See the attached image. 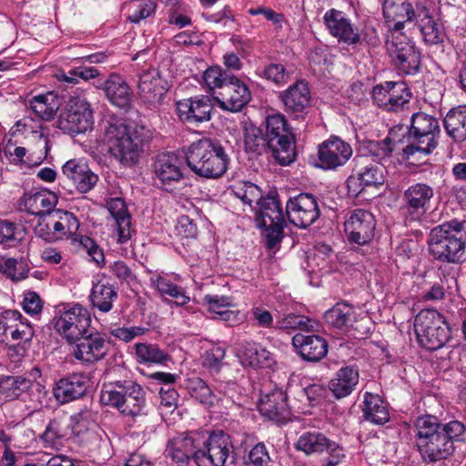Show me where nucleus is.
I'll use <instances>...</instances> for the list:
<instances>
[{"label": "nucleus", "instance_id": "1", "mask_svg": "<svg viewBox=\"0 0 466 466\" xmlns=\"http://www.w3.org/2000/svg\"><path fill=\"white\" fill-rule=\"evenodd\" d=\"M464 425L452 420L442 424L435 416L418 417L414 423L415 443L425 461L434 462L448 459L454 452V442L461 440Z\"/></svg>", "mask_w": 466, "mask_h": 466}, {"label": "nucleus", "instance_id": "2", "mask_svg": "<svg viewBox=\"0 0 466 466\" xmlns=\"http://www.w3.org/2000/svg\"><path fill=\"white\" fill-rule=\"evenodd\" d=\"M148 130L138 125H128L124 121L107 123L105 127V142L111 156L125 167L137 165L149 136Z\"/></svg>", "mask_w": 466, "mask_h": 466}, {"label": "nucleus", "instance_id": "3", "mask_svg": "<svg viewBox=\"0 0 466 466\" xmlns=\"http://www.w3.org/2000/svg\"><path fill=\"white\" fill-rule=\"evenodd\" d=\"M204 81L220 108L230 112L240 111L251 98L248 86L219 66H211L203 75Z\"/></svg>", "mask_w": 466, "mask_h": 466}, {"label": "nucleus", "instance_id": "4", "mask_svg": "<svg viewBox=\"0 0 466 466\" xmlns=\"http://www.w3.org/2000/svg\"><path fill=\"white\" fill-rule=\"evenodd\" d=\"M186 161L199 177L218 178L228 170L229 157L218 140L204 137L188 147Z\"/></svg>", "mask_w": 466, "mask_h": 466}, {"label": "nucleus", "instance_id": "5", "mask_svg": "<svg viewBox=\"0 0 466 466\" xmlns=\"http://www.w3.org/2000/svg\"><path fill=\"white\" fill-rule=\"evenodd\" d=\"M462 228V222L456 219L433 228L428 238L430 254L435 259L442 262H461L464 257L466 247Z\"/></svg>", "mask_w": 466, "mask_h": 466}, {"label": "nucleus", "instance_id": "6", "mask_svg": "<svg viewBox=\"0 0 466 466\" xmlns=\"http://www.w3.org/2000/svg\"><path fill=\"white\" fill-rule=\"evenodd\" d=\"M101 400L126 417L135 419L145 414L146 391L134 380H118L109 384L102 390Z\"/></svg>", "mask_w": 466, "mask_h": 466}, {"label": "nucleus", "instance_id": "7", "mask_svg": "<svg viewBox=\"0 0 466 466\" xmlns=\"http://www.w3.org/2000/svg\"><path fill=\"white\" fill-rule=\"evenodd\" d=\"M265 135L268 154L278 164L288 166L296 160V138L284 115L277 113L267 116Z\"/></svg>", "mask_w": 466, "mask_h": 466}, {"label": "nucleus", "instance_id": "8", "mask_svg": "<svg viewBox=\"0 0 466 466\" xmlns=\"http://www.w3.org/2000/svg\"><path fill=\"white\" fill-rule=\"evenodd\" d=\"M414 330L419 343L428 350L441 349L451 337L444 317L432 309H425L418 313L414 320Z\"/></svg>", "mask_w": 466, "mask_h": 466}, {"label": "nucleus", "instance_id": "9", "mask_svg": "<svg viewBox=\"0 0 466 466\" xmlns=\"http://www.w3.org/2000/svg\"><path fill=\"white\" fill-rule=\"evenodd\" d=\"M440 133V125L436 117L424 112L411 116L409 128L410 143L403 148V154L409 158L416 153L430 154L436 147V136Z\"/></svg>", "mask_w": 466, "mask_h": 466}, {"label": "nucleus", "instance_id": "10", "mask_svg": "<svg viewBox=\"0 0 466 466\" xmlns=\"http://www.w3.org/2000/svg\"><path fill=\"white\" fill-rule=\"evenodd\" d=\"M53 321L56 332L74 344L79 336L88 333L91 317L87 309L76 303L57 308Z\"/></svg>", "mask_w": 466, "mask_h": 466}, {"label": "nucleus", "instance_id": "11", "mask_svg": "<svg viewBox=\"0 0 466 466\" xmlns=\"http://www.w3.org/2000/svg\"><path fill=\"white\" fill-rule=\"evenodd\" d=\"M386 168L380 162L361 155L354 158L352 174L346 183L348 194L358 197L366 187H378L385 182Z\"/></svg>", "mask_w": 466, "mask_h": 466}, {"label": "nucleus", "instance_id": "12", "mask_svg": "<svg viewBox=\"0 0 466 466\" xmlns=\"http://www.w3.org/2000/svg\"><path fill=\"white\" fill-rule=\"evenodd\" d=\"M256 221L258 228H264L268 248H274L284 236V216L279 201L274 196H267L258 203Z\"/></svg>", "mask_w": 466, "mask_h": 466}, {"label": "nucleus", "instance_id": "13", "mask_svg": "<svg viewBox=\"0 0 466 466\" xmlns=\"http://www.w3.org/2000/svg\"><path fill=\"white\" fill-rule=\"evenodd\" d=\"M388 35L387 50L395 67L403 75H415L420 68V52L401 32Z\"/></svg>", "mask_w": 466, "mask_h": 466}, {"label": "nucleus", "instance_id": "14", "mask_svg": "<svg viewBox=\"0 0 466 466\" xmlns=\"http://www.w3.org/2000/svg\"><path fill=\"white\" fill-rule=\"evenodd\" d=\"M94 124L93 111L87 101L80 97H71L66 106L61 111L57 127L71 135L85 133L92 129Z\"/></svg>", "mask_w": 466, "mask_h": 466}, {"label": "nucleus", "instance_id": "15", "mask_svg": "<svg viewBox=\"0 0 466 466\" xmlns=\"http://www.w3.org/2000/svg\"><path fill=\"white\" fill-rule=\"evenodd\" d=\"M434 195V188L424 182L412 184L404 191L402 210L407 226L422 219L431 208Z\"/></svg>", "mask_w": 466, "mask_h": 466}, {"label": "nucleus", "instance_id": "16", "mask_svg": "<svg viewBox=\"0 0 466 466\" xmlns=\"http://www.w3.org/2000/svg\"><path fill=\"white\" fill-rule=\"evenodd\" d=\"M202 441L198 456V466H225L230 453L233 452L231 438L223 431L213 432L208 437L202 433Z\"/></svg>", "mask_w": 466, "mask_h": 466}, {"label": "nucleus", "instance_id": "17", "mask_svg": "<svg viewBox=\"0 0 466 466\" xmlns=\"http://www.w3.org/2000/svg\"><path fill=\"white\" fill-rule=\"evenodd\" d=\"M286 215L291 224L306 228L319 218L320 210L313 195L301 193L287 202Z\"/></svg>", "mask_w": 466, "mask_h": 466}, {"label": "nucleus", "instance_id": "18", "mask_svg": "<svg viewBox=\"0 0 466 466\" xmlns=\"http://www.w3.org/2000/svg\"><path fill=\"white\" fill-rule=\"evenodd\" d=\"M203 444L202 433L197 431L182 433L169 441L166 450L167 456L178 466L188 465L190 460L197 464V455L198 456Z\"/></svg>", "mask_w": 466, "mask_h": 466}, {"label": "nucleus", "instance_id": "19", "mask_svg": "<svg viewBox=\"0 0 466 466\" xmlns=\"http://www.w3.org/2000/svg\"><path fill=\"white\" fill-rule=\"evenodd\" d=\"M375 228V217L362 208L353 210L344 222V231L349 241L358 245L370 243L374 238Z\"/></svg>", "mask_w": 466, "mask_h": 466}, {"label": "nucleus", "instance_id": "20", "mask_svg": "<svg viewBox=\"0 0 466 466\" xmlns=\"http://www.w3.org/2000/svg\"><path fill=\"white\" fill-rule=\"evenodd\" d=\"M212 110L211 99L204 95L177 102V111L179 119L190 126L198 127L201 123L209 121Z\"/></svg>", "mask_w": 466, "mask_h": 466}, {"label": "nucleus", "instance_id": "21", "mask_svg": "<svg viewBox=\"0 0 466 466\" xmlns=\"http://www.w3.org/2000/svg\"><path fill=\"white\" fill-rule=\"evenodd\" d=\"M285 112L296 119H304L309 108L310 91L304 81H297L279 94Z\"/></svg>", "mask_w": 466, "mask_h": 466}, {"label": "nucleus", "instance_id": "22", "mask_svg": "<svg viewBox=\"0 0 466 466\" xmlns=\"http://www.w3.org/2000/svg\"><path fill=\"white\" fill-rule=\"evenodd\" d=\"M319 167L324 169H334L343 166L352 156L350 144L334 137L319 146Z\"/></svg>", "mask_w": 466, "mask_h": 466}, {"label": "nucleus", "instance_id": "23", "mask_svg": "<svg viewBox=\"0 0 466 466\" xmlns=\"http://www.w3.org/2000/svg\"><path fill=\"white\" fill-rule=\"evenodd\" d=\"M73 349L74 357L83 362L94 363L102 360L107 352V344L98 332L81 335Z\"/></svg>", "mask_w": 466, "mask_h": 466}, {"label": "nucleus", "instance_id": "24", "mask_svg": "<svg viewBox=\"0 0 466 466\" xmlns=\"http://www.w3.org/2000/svg\"><path fill=\"white\" fill-rule=\"evenodd\" d=\"M61 219L64 220V226L66 236H72L71 242L77 251H85L98 265L105 261L103 250L89 237L75 235L79 228L77 218L71 212H62Z\"/></svg>", "mask_w": 466, "mask_h": 466}, {"label": "nucleus", "instance_id": "25", "mask_svg": "<svg viewBox=\"0 0 466 466\" xmlns=\"http://www.w3.org/2000/svg\"><path fill=\"white\" fill-rule=\"evenodd\" d=\"M383 16L387 23H393L389 35L401 32L406 23L414 22L417 18L415 7L403 0H384L382 5Z\"/></svg>", "mask_w": 466, "mask_h": 466}, {"label": "nucleus", "instance_id": "26", "mask_svg": "<svg viewBox=\"0 0 466 466\" xmlns=\"http://www.w3.org/2000/svg\"><path fill=\"white\" fill-rule=\"evenodd\" d=\"M137 87L141 100L149 107L159 106L167 92L164 81L156 69H151L140 75Z\"/></svg>", "mask_w": 466, "mask_h": 466}, {"label": "nucleus", "instance_id": "27", "mask_svg": "<svg viewBox=\"0 0 466 466\" xmlns=\"http://www.w3.org/2000/svg\"><path fill=\"white\" fill-rule=\"evenodd\" d=\"M90 386L88 376L83 373H75L60 379L54 390L55 398L60 403H67L84 396Z\"/></svg>", "mask_w": 466, "mask_h": 466}, {"label": "nucleus", "instance_id": "28", "mask_svg": "<svg viewBox=\"0 0 466 466\" xmlns=\"http://www.w3.org/2000/svg\"><path fill=\"white\" fill-rule=\"evenodd\" d=\"M258 410L270 420L285 423L289 417L286 393L280 389H276L262 396L258 402Z\"/></svg>", "mask_w": 466, "mask_h": 466}, {"label": "nucleus", "instance_id": "29", "mask_svg": "<svg viewBox=\"0 0 466 466\" xmlns=\"http://www.w3.org/2000/svg\"><path fill=\"white\" fill-rule=\"evenodd\" d=\"M323 20L329 33L339 41L350 45L357 44L360 41L358 30L343 12L332 8L325 13Z\"/></svg>", "mask_w": 466, "mask_h": 466}, {"label": "nucleus", "instance_id": "30", "mask_svg": "<svg viewBox=\"0 0 466 466\" xmlns=\"http://www.w3.org/2000/svg\"><path fill=\"white\" fill-rule=\"evenodd\" d=\"M417 12L414 23L419 27L424 42L428 45L442 43L445 38L444 28L432 17L431 10L425 5L417 3Z\"/></svg>", "mask_w": 466, "mask_h": 466}, {"label": "nucleus", "instance_id": "31", "mask_svg": "<svg viewBox=\"0 0 466 466\" xmlns=\"http://www.w3.org/2000/svg\"><path fill=\"white\" fill-rule=\"evenodd\" d=\"M236 355L243 366L253 369L270 367L273 363L271 353L251 340L239 341L237 344Z\"/></svg>", "mask_w": 466, "mask_h": 466}, {"label": "nucleus", "instance_id": "32", "mask_svg": "<svg viewBox=\"0 0 466 466\" xmlns=\"http://www.w3.org/2000/svg\"><path fill=\"white\" fill-rule=\"evenodd\" d=\"M62 171L81 193L89 192L98 181V176L86 163L76 159L68 160L63 166Z\"/></svg>", "mask_w": 466, "mask_h": 466}, {"label": "nucleus", "instance_id": "33", "mask_svg": "<svg viewBox=\"0 0 466 466\" xmlns=\"http://www.w3.org/2000/svg\"><path fill=\"white\" fill-rule=\"evenodd\" d=\"M292 344L297 352L308 361H319L328 353V342L319 335L298 333L292 338Z\"/></svg>", "mask_w": 466, "mask_h": 466}, {"label": "nucleus", "instance_id": "34", "mask_svg": "<svg viewBox=\"0 0 466 466\" xmlns=\"http://www.w3.org/2000/svg\"><path fill=\"white\" fill-rule=\"evenodd\" d=\"M103 90L108 101L115 106L126 111L130 108L132 92L121 76L111 74L104 82Z\"/></svg>", "mask_w": 466, "mask_h": 466}, {"label": "nucleus", "instance_id": "35", "mask_svg": "<svg viewBox=\"0 0 466 466\" xmlns=\"http://www.w3.org/2000/svg\"><path fill=\"white\" fill-rule=\"evenodd\" d=\"M360 373L355 366L340 368L329 382V389L336 399L350 395L359 383Z\"/></svg>", "mask_w": 466, "mask_h": 466}, {"label": "nucleus", "instance_id": "36", "mask_svg": "<svg viewBox=\"0 0 466 466\" xmlns=\"http://www.w3.org/2000/svg\"><path fill=\"white\" fill-rule=\"evenodd\" d=\"M107 209L114 218L117 227V243H127L132 237L131 216L125 201L120 198L107 201Z\"/></svg>", "mask_w": 466, "mask_h": 466}, {"label": "nucleus", "instance_id": "37", "mask_svg": "<svg viewBox=\"0 0 466 466\" xmlns=\"http://www.w3.org/2000/svg\"><path fill=\"white\" fill-rule=\"evenodd\" d=\"M182 162L175 154L162 153L155 162V174L162 184L177 182L182 178Z\"/></svg>", "mask_w": 466, "mask_h": 466}, {"label": "nucleus", "instance_id": "38", "mask_svg": "<svg viewBox=\"0 0 466 466\" xmlns=\"http://www.w3.org/2000/svg\"><path fill=\"white\" fill-rule=\"evenodd\" d=\"M361 411L365 420L376 425H383L390 420L388 406L378 394L364 393Z\"/></svg>", "mask_w": 466, "mask_h": 466}, {"label": "nucleus", "instance_id": "39", "mask_svg": "<svg viewBox=\"0 0 466 466\" xmlns=\"http://www.w3.org/2000/svg\"><path fill=\"white\" fill-rule=\"evenodd\" d=\"M70 424L65 416H56L49 420L40 438L45 447L58 449L68 438Z\"/></svg>", "mask_w": 466, "mask_h": 466}, {"label": "nucleus", "instance_id": "40", "mask_svg": "<svg viewBox=\"0 0 466 466\" xmlns=\"http://www.w3.org/2000/svg\"><path fill=\"white\" fill-rule=\"evenodd\" d=\"M446 133L456 142L466 140V106L449 110L443 119Z\"/></svg>", "mask_w": 466, "mask_h": 466}, {"label": "nucleus", "instance_id": "41", "mask_svg": "<svg viewBox=\"0 0 466 466\" xmlns=\"http://www.w3.org/2000/svg\"><path fill=\"white\" fill-rule=\"evenodd\" d=\"M333 441L319 431H307L301 434L294 446L306 455H318L326 451Z\"/></svg>", "mask_w": 466, "mask_h": 466}, {"label": "nucleus", "instance_id": "42", "mask_svg": "<svg viewBox=\"0 0 466 466\" xmlns=\"http://www.w3.org/2000/svg\"><path fill=\"white\" fill-rule=\"evenodd\" d=\"M56 197L46 192H36L35 194H25L24 205L26 211L32 215L43 218L47 214H54L56 206Z\"/></svg>", "mask_w": 466, "mask_h": 466}, {"label": "nucleus", "instance_id": "43", "mask_svg": "<svg viewBox=\"0 0 466 466\" xmlns=\"http://www.w3.org/2000/svg\"><path fill=\"white\" fill-rule=\"evenodd\" d=\"M324 317L330 326L339 329H348L356 320V312L352 306L341 302L326 311Z\"/></svg>", "mask_w": 466, "mask_h": 466}, {"label": "nucleus", "instance_id": "44", "mask_svg": "<svg viewBox=\"0 0 466 466\" xmlns=\"http://www.w3.org/2000/svg\"><path fill=\"white\" fill-rule=\"evenodd\" d=\"M117 299L116 289L110 284L98 282L93 286L90 300L94 308L101 312L112 309L113 302Z\"/></svg>", "mask_w": 466, "mask_h": 466}, {"label": "nucleus", "instance_id": "45", "mask_svg": "<svg viewBox=\"0 0 466 466\" xmlns=\"http://www.w3.org/2000/svg\"><path fill=\"white\" fill-rule=\"evenodd\" d=\"M29 105L35 116L44 120L52 119L59 107L56 96L51 92L33 96Z\"/></svg>", "mask_w": 466, "mask_h": 466}, {"label": "nucleus", "instance_id": "46", "mask_svg": "<svg viewBox=\"0 0 466 466\" xmlns=\"http://www.w3.org/2000/svg\"><path fill=\"white\" fill-rule=\"evenodd\" d=\"M151 285L162 295H167L175 299L177 306L186 305L189 301V297L186 296L183 289L171 282L166 277L159 274L150 278Z\"/></svg>", "mask_w": 466, "mask_h": 466}, {"label": "nucleus", "instance_id": "47", "mask_svg": "<svg viewBox=\"0 0 466 466\" xmlns=\"http://www.w3.org/2000/svg\"><path fill=\"white\" fill-rule=\"evenodd\" d=\"M2 327L4 335L7 337L10 330V336L14 340L23 339L25 329L28 325L23 321V316L18 310L7 309L2 312Z\"/></svg>", "mask_w": 466, "mask_h": 466}, {"label": "nucleus", "instance_id": "48", "mask_svg": "<svg viewBox=\"0 0 466 466\" xmlns=\"http://www.w3.org/2000/svg\"><path fill=\"white\" fill-rule=\"evenodd\" d=\"M244 147L248 153L255 155L268 153L265 132L252 125L247 127L244 133Z\"/></svg>", "mask_w": 466, "mask_h": 466}, {"label": "nucleus", "instance_id": "49", "mask_svg": "<svg viewBox=\"0 0 466 466\" xmlns=\"http://www.w3.org/2000/svg\"><path fill=\"white\" fill-rule=\"evenodd\" d=\"M30 387V381L22 377L2 378V400L8 402L19 399Z\"/></svg>", "mask_w": 466, "mask_h": 466}, {"label": "nucleus", "instance_id": "50", "mask_svg": "<svg viewBox=\"0 0 466 466\" xmlns=\"http://www.w3.org/2000/svg\"><path fill=\"white\" fill-rule=\"evenodd\" d=\"M191 396L201 404L211 407L218 400L209 386L200 378H195L188 382Z\"/></svg>", "mask_w": 466, "mask_h": 466}, {"label": "nucleus", "instance_id": "51", "mask_svg": "<svg viewBox=\"0 0 466 466\" xmlns=\"http://www.w3.org/2000/svg\"><path fill=\"white\" fill-rule=\"evenodd\" d=\"M276 328L280 329L313 330L312 320L304 315L289 313L279 316Z\"/></svg>", "mask_w": 466, "mask_h": 466}, {"label": "nucleus", "instance_id": "52", "mask_svg": "<svg viewBox=\"0 0 466 466\" xmlns=\"http://www.w3.org/2000/svg\"><path fill=\"white\" fill-rule=\"evenodd\" d=\"M394 94L384 107L387 112H399L408 106L411 98V92L404 82L398 81Z\"/></svg>", "mask_w": 466, "mask_h": 466}, {"label": "nucleus", "instance_id": "53", "mask_svg": "<svg viewBox=\"0 0 466 466\" xmlns=\"http://www.w3.org/2000/svg\"><path fill=\"white\" fill-rule=\"evenodd\" d=\"M136 354L141 362L163 363L168 359V356L154 344H137Z\"/></svg>", "mask_w": 466, "mask_h": 466}, {"label": "nucleus", "instance_id": "54", "mask_svg": "<svg viewBox=\"0 0 466 466\" xmlns=\"http://www.w3.org/2000/svg\"><path fill=\"white\" fill-rule=\"evenodd\" d=\"M397 83L398 82L394 81H386L373 86L371 98L378 107L383 110L387 103L390 102V96H396L394 92Z\"/></svg>", "mask_w": 466, "mask_h": 466}, {"label": "nucleus", "instance_id": "55", "mask_svg": "<svg viewBox=\"0 0 466 466\" xmlns=\"http://www.w3.org/2000/svg\"><path fill=\"white\" fill-rule=\"evenodd\" d=\"M2 273L13 281H19L27 277L28 267L22 258H7L4 268H2Z\"/></svg>", "mask_w": 466, "mask_h": 466}, {"label": "nucleus", "instance_id": "56", "mask_svg": "<svg viewBox=\"0 0 466 466\" xmlns=\"http://www.w3.org/2000/svg\"><path fill=\"white\" fill-rule=\"evenodd\" d=\"M59 214V210L55 211L54 214H47V216L39 218V222L35 228V234L47 242H55L59 239V236H56L53 231L52 222L54 217Z\"/></svg>", "mask_w": 466, "mask_h": 466}, {"label": "nucleus", "instance_id": "57", "mask_svg": "<svg viewBox=\"0 0 466 466\" xmlns=\"http://www.w3.org/2000/svg\"><path fill=\"white\" fill-rule=\"evenodd\" d=\"M21 240V232L16 230V226L8 220H2V248H16Z\"/></svg>", "mask_w": 466, "mask_h": 466}, {"label": "nucleus", "instance_id": "58", "mask_svg": "<svg viewBox=\"0 0 466 466\" xmlns=\"http://www.w3.org/2000/svg\"><path fill=\"white\" fill-rule=\"evenodd\" d=\"M203 301L207 306V310L212 315L211 318L218 319L220 312L227 308L231 307L230 299L228 297H218L217 295H206Z\"/></svg>", "mask_w": 466, "mask_h": 466}, {"label": "nucleus", "instance_id": "59", "mask_svg": "<svg viewBox=\"0 0 466 466\" xmlns=\"http://www.w3.org/2000/svg\"><path fill=\"white\" fill-rule=\"evenodd\" d=\"M226 351L220 347H216L206 351L203 357V365L212 372H218L222 367Z\"/></svg>", "mask_w": 466, "mask_h": 466}, {"label": "nucleus", "instance_id": "60", "mask_svg": "<svg viewBox=\"0 0 466 466\" xmlns=\"http://www.w3.org/2000/svg\"><path fill=\"white\" fill-rule=\"evenodd\" d=\"M262 76L277 85L284 84L289 79V73L282 64L271 63L264 67Z\"/></svg>", "mask_w": 466, "mask_h": 466}, {"label": "nucleus", "instance_id": "61", "mask_svg": "<svg viewBox=\"0 0 466 466\" xmlns=\"http://www.w3.org/2000/svg\"><path fill=\"white\" fill-rule=\"evenodd\" d=\"M109 268L111 273L122 282L130 284L137 279L133 270L122 260L114 261L110 264Z\"/></svg>", "mask_w": 466, "mask_h": 466}, {"label": "nucleus", "instance_id": "62", "mask_svg": "<svg viewBox=\"0 0 466 466\" xmlns=\"http://www.w3.org/2000/svg\"><path fill=\"white\" fill-rule=\"evenodd\" d=\"M248 461L252 466H268L270 457L264 443L259 442L250 450Z\"/></svg>", "mask_w": 466, "mask_h": 466}, {"label": "nucleus", "instance_id": "63", "mask_svg": "<svg viewBox=\"0 0 466 466\" xmlns=\"http://www.w3.org/2000/svg\"><path fill=\"white\" fill-rule=\"evenodd\" d=\"M392 149V140L390 137L380 141H370L368 145L369 152L379 159L389 157Z\"/></svg>", "mask_w": 466, "mask_h": 466}, {"label": "nucleus", "instance_id": "64", "mask_svg": "<svg viewBox=\"0 0 466 466\" xmlns=\"http://www.w3.org/2000/svg\"><path fill=\"white\" fill-rule=\"evenodd\" d=\"M156 8L157 4L154 0H142L137 5L136 10L129 16V19L133 23H138L154 14Z\"/></svg>", "mask_w": 466, "mask_h": 466}]
</instances>
